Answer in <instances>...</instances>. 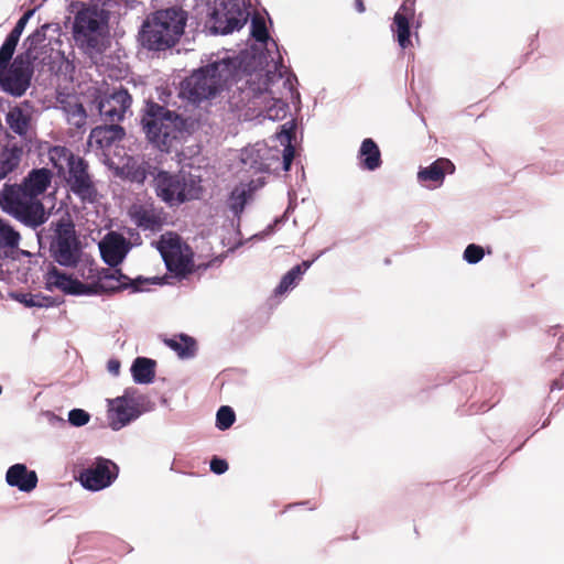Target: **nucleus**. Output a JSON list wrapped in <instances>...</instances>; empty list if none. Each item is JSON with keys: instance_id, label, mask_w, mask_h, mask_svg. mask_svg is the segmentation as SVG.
Masks as SVG:
<instances>
[{"instance_id": "5", "label": "nucleus", "mask_w": 564, "mask_h": 564, "mask_svg": "<svg viewBox=\"0 0 564 564\" xmlns=\"http://www.w3.org/2000/svg\"><path fill=\"white\" fill-rule=\"evenodd\" d=\"M185 14L182 10L174 8L155 12L147 20L140 32L142 46L163 51L173 46L184 32Z\"/></svg>"}, {"instance_id": "28", "label": "nucleus", "mask_w": 564, "mask_h": 564, "mask_svg": "<svg viewBox=\"0 0 564 564\" xmlns=\"http://www.w3.org/2000/svg\"><path fill=\"white\" fill-rule=\"evenodd\" d=\"M360 164L368 171H375L381 165V154L372 139H365L359 149Z\"/></svg>"}, {"instance_id": "18", "label": "nucleus", "mask_w": 564, "mask_h": 564, "mask_svg": "<svg viewBox=\"0 0 564 564\" xmlns=\"http://www.w3.org/2000/svg\"><path fill=\"white\" fill-rule=\"evenodd\" d=\"M141 283L143 281L139 278L131 281L127 275L122 274L119 269L111 267L100 272L98 280L89 284L93 286V294L99 293H113L132 286L134 291H142Z\"/></svg>"}, {"instance_id": "3", "label": "nucleus", "mask_w": 564, "mask_h": 564, "mask_svg": "<svg viewBox=\"0 0 564 564\" xmlns=\"http://www.w3.org/2000/svg\"><path fill=\"white\" fill-rule=\"evenodd\" d=\"M294 124L286 122L272 139V144L257 142L241 151L240 160L246 172L268 173L282 158L283 170L289 171L294 158L292 147Z\"/></svg>"}, {"instance_id": "47", "label": "nucleus", "mask_w": 564, "mask_h": 564, "mask_svg": "<svg viewBox=\"0 0 564 564\" xmlns=\"http://www.w3.org/2000/svg\"><path fill=\"white\" fill-rule=\"evenodd\" d=\"M55 421H61V422H63V420H62V419H59V417H57L56 415H54V414H50V422H51V423H53V422H55Z\"/></svg>"}, {"instance_id": "16", "label": "nucleus", "mask_w": 564, "mask_h": 564, "mask_svg": "<svg viewBox=\"0 0 564 564\" xmlns=\"http://www.w3.org/2000/svg\"><path fill=\"white\" fill-rule=\"evenodd\" d=\"M65 180L70 191L83 202L93 203L97 191L87 171V164L82 158H77L66 170Z\"/></svg>"}, {"instance_id": "26", "label": "nucleus", "mask_w": 564, "mask_h": 564, "mask_svg": "<svg viewBox=\"0 0 564 564\" xmlns=\"http://www.w3.org/2000/svg\"><path fill=\"white\" fill-rule=\"evenodd\" d=\"M6 481L10 487L30 492L37 485V475L34 470H29L24 464H14L7 470Z\"/></svg>"}, {"instance_id": "39", "label": "nucleus", "mask_w": 564, "mask_h": 564, "mask_svg": "<svg viewBox=\"0 0 564 564\" xmlns=\"http://www.w3.org/2000/svg\"><path fill=\"white\" fill-rule=\"evenodd\" d=\"M485 252L482 247L470 243L466 247L463 253V259L469 264H476L484 258Z\"/></svg>"}, {"instance_id": "38", "label": "nucleus", "mask_w": 564, "mask_h": 564, "mask_svg": "<svg viewBox=\"0 0 564 564\" xmlns=\"http://www.w3.org/2000/svg\"><path fill=\"white\" fill-rule=\"evenodd\" d=\"M236 415L230 406H221L216 414V426L225 431L229 429L235 422Z\"/></svg>"}, {"instance_id": "17", "label": "nucleus", "mask_w": 564, "mask_h": 564, "mask_svg": "<svg viewBox=\"0 0 564 564\" xmlns=\"http://www.w3.org/2000/svg\"><path fill=\"white\" fill-rule=\"evenodd\" d=\"M132 99L126 89H113L98 100V111L105 122L117 123L123 120Z\"/></svg>"}, {"instance_id": "9", "label": "nucleus", "mask_w": 564, "mask_h": 564, "mask_svg": "<svg viewBox=\"0 0 564 564\" xmlns=\"http://www.w3.org/2000/svg\"><path fill=\"white\" fill-rule=\"evenodd\" d=\"M107 23L106 12L96 6L79 10L73 24L75 42L88 54L100 53L105 48Z\"/></svg>"}, {"instance_id": "42", "label": "nucleus", "mask_w": 564, "mask_h": 564, "mask_svg": "<svg viewBox=\"0 0 564 564\" xmlns=\"http://www.w3.org/2000/svg\"><path fill=\"white\" fill-rule=\"evenodd\" d=\"M228 469V464L226 460L220 458H214L210 462V470L217 475L224 474Z\"/></svg>"}, {"instance_id": "24", "label": "nucleus", "mask_w": 564, "mask_h": 564, "mask_svg": "<svg viewBox=\"0 0 564 564\" xmlns=\"http://www.w3.org/2000/svg\"><path fill=\"white\" fill-rule=\"evenodd\" d=\"M34 14V10L26 11L17 22L13 30L9 33L3 44L0 47V70L9 66V63L14 54L15 47L19 43L20 36L23 33L25 25L28 24L31 17Z\"/></svg>"}, {"instance_id": "33", "label": "nucleus", "mask_w": 564, "mask_h": 564, "mask_svg": "<svg viewBox=\"0 0 564 564\" xmlns=\"http://www.w3.org/2000/svg\"><path fill=\"white\" fill-rule=\"evenodd\" d=\"M70 150L65 147H53L48 151L50 162L53 164L55 169H57L58 173L65 174L68 166L77 159Z\"/></svg>"}, {"instance_id": "27", "label": "nucleus", "mask_w": 564, "mask_h": 564, "mask_svg": "<svg viewBox=\"0 0 564 564\" xmlns=\"http://www.w3.org/2000/svg\"><path fill=\"white\" fill-rule=\"evenodd\" d=\"M52 181V173L47 169L32 170L21 184L28 192L40 198L45 193Z\"/></svg>"}, {"instance_id": "44", "label": "nucleus", "mask_w": 564, "mask_h": 564, "mask_svg": "<svg viewBox=\"0 0 564 564\" xmlns=\"http://www.w3.org/2000/svg\"><path fill=\"white\" fill-rule=\"evenodd\" d=\"M355 8L359 13H362L366 10L362 0H355Z\"/></svg>"}, {"instance_id": "6", "label": "nucleus", "mask_w": 564, "mask_h": 564, "mask_svg": "<svg viewBox=\"0 0 564 564\" xmlns=\"http://www.w3.org/2000/svg\"><path fill=\"white\" fill-rule=\"evenodd\" d=\"M44 40L45 33L42 30L34 31L24 42L25 53L18 55L9 67L0 70V86L6 93L14 97L26 93L33 76V61L36 59L34 50Z\"/></svg>"}, {"instance_id": "12", "label": "nucleus", "mask_w": 564, "mask_h": 564, "mask_svg": "<svg viewBox=\"0 0 564 564\" xmlns=\"http://www.w3.org/2000/svg\"><path fill=\"white\" fill-rule=\"evenodd\" d=\"M160 252L169 271L185 275L192 271V251L183 245L178 237H163L160 242Z\"/></svg>"}, {"instance_id": "32", "label": "nucleus", "mask_w": 564, "mask_h": 564, "mask_svg": "<svg viewBox=\"0 0 564 564\" xmlns=\"http://www.w3.org/2000/svg\"><path fill=\"white\" fill-rule=\"evenodd\" d=\"M30 113L21 107H13L9 110L6 117V121L10 129L19 134L25 135L30 126Z\"/></svg>"}, {"instance_id": "35", "label": "nucleus", "mask_w": 564, "mask_h": 564, "mask_svg": "<svg viewBox=\"0 0 564 564\" xmlns=\"http://www.w3.org/2000/svg\"><path fill=\"white\" fill-rule=\"evenodd\" d=\"M19 242L20 234L9 223L0 218V248L14 249Z\"/></svg>"}, {"instance_id": "29", "label": "nucleus", "mask_w": 564, "mask_h": 564, "mask_svg": "<svg viewBox=\"0 0 564 564\" xmlns=\"http://www.w3.org/2000/svg\"><path fill=\"white\" fill-rule=\"evenodd\" d=\"M23 149L17 144L6 147L0 153V180L13 172L20 164Z\"/></svg>"}, {"instance_id": "23", "label": "nucleus", "mask_w": 564, "mask_h": 564, "mask_svg": "<svg viewBox=\"0 0 564 564\" xmlns=\"http://www.w3.org/2000/svg\"><path fill=\"white\" fill-rule=\"evenodd\" d=\"M263 185V176H259L256 180H251L247 183L240 182L230 192V195L227 200L228 208L232 212L235 216L240 217L245 209V206L252 200L254 192L261 188Z\"/></svg>"}, {"instance_id": "34", "label": "nucleus", "mask_w": 564, "mask_h": 564, "mask_svg": "<svg viewBox=\"0 0 564 564\" xmlns=\"http://www.w3.org/2000/svg\"><path fill=\"white\" fill-rule=\"evenodd\" d=\"M12 296L26 307H48L53 304L52 297L40 293H14Z\"/></svg>"}, {"instance_id": "31", "label": "nucleus", "mask_w": 564, "mask_h": 564, "mask_svg": "<svg viewBox=\"0 0 564 564\" xmlns=\"http://www.w3.org/2000/svg\"><path fill=\"white\" fill-rule=\"evenodd\" d=\"M155 362L152 359L138 357L131 367L133 380L137 383H150L154 379Z\"/></svg>"}, {"instance_id": "43", "label": "nucleus", "mask_w": 564, "mask_h": 564, "mask_svg": "<svg viewBox=\"0 0 564 564\" xmlns=\"http://www.w3.org/2000/svg\"><path fill=\"white\" fill-rule=\"evenodd\" d=\"M107 369L112 376H118L120 371V362L117 359H110L107 362Z\"/></svg>"}, {"instance_id": "22", "label": "nucleus", "mask_w": 564, "mask_h": 564, "mask_svg": "<svg viewBox=\"0 0 564 564\" xmlns=\"http://www.w3.org/2000/svg\"><path fill=\"white\" fill-rule=\"evenodd\" d=\"M414 0H404L393 17L391 30L395 34L400 47L403 50L411 45L410 23L414 20Z\"/></svg>"}, {"instance_id": "8", "label": "nucleus", "mask_w": 564, "mask_h": 564, "mask_svg": "<svg viewBox=\"0 0 564 564\" xmlns=\"http://www.w3.org/2000/svg\"><path fill=\"white\" fill-rule=\"evenodd\" d=\"M0 207L31 227H37L47 219L41 198H35L21 184L4 185L0 192Z\"/></svg>"}, {"instance_id": "14", "label": "nucleus", "mask_w": 564, "mask_h": 564, "mask_svg": "<svg viewBox=\"0 0 564 564\" xmlns=\"http://www.w3.org/2000/svg\"><path fill=\"white\" fill-rule=\"evenodd\" d=\"M139 401L126 392L121 397L107 400V420L113 431H119L141 415Z\"/></svg>"}, {"instance_id": "10", "label": "nucleus", "mask_w": 564, "mask_h": 564, "mask_svg": "<svg viewBox=\"0 0 564 564\" xmlns=\"http://www.w3.org/2000/svg\"><path fill=\"white\" fill-rule=\"evenodd\" d=\"M210 30L216 34H229L240 30L249 19L245 0H206Z\"/></svg>"}, {"instance_id": "20", "label": "nucleus", "mask_w": 564, "mask_h": 564, "mask_svg": "<svg viewBox=\"0 0 564 564\" xmlns=\"http://www.w3.org/2000/svg\"><path fill=\"white\" fill-rule=\"evenodd\" d=\"M455 172L454 163L446 159L440 158L425 167L417 171V182L427 189H435L443 185L445 176Z\"/></svg>"}, {"instance_id": "11", "label": "nucleus", "mask_w": 564, "mask_h": 564, "mask_svg": "<svg viewBox=\"0 0 564 564\" xmlns=\"http://www.w3.org/2000/svg\"><path fill=\"white\" fill-rule=\"evenodd\" d=\"M51 252L55 261L63 267H74L78 262L79 245L69 218H62L56 224Z\"/></svg>"}, {"instance_id": "13", "label": "nucleus", "mask_w": 564, "mask_h": 564, "mask_svg": "<svg viewBox=\"0 0 564 564\" xmlns=\"http://www.w3.org/2000/svg\"><path fill=\"white\" fill-rule=\"evenodd\" d=\"M119 468L110 459L97 457L79 474L82 486L91 491L109 487L118 477Z\"/></svg>"}, {"instance_id": "7", "label": "nucleus", "mask_w": 564, "mask_h": 564, "mask_svg": "<svg viewBox=\"0 0 564 564\" xmlns=\"http://www.w3.org/2000/svg\"><path fill=\"white\" fill-rule=\"evenodd\" d=\"M200 183V176L185 171H159L153 178L156 196L171 207L199 198L203 192Z\"/></svg>"}, {"instance_id": "1", "label": "nucleus", "mask_w": 564, "mask_h": 564, "mask_svg": "<svg viewBox=\"0 0 564 564\" xmlns=\"http://www.w3.org/2000/svg\"><path fill=\"white\" fill-rule=\"evenodd\" d=\"M242 76L237 79V107H246L256 116L280 120L286 116L289 106L282 95L274 90L282 80L280 65L274 58L269 62L264 54H246Z\"/></svg>"}, {"instance_id": "45", "label": "nucleus", "mask_w": 564, "mask_h": 564, "mask_svg": "<svg viewBox=\"0 0 564 564\" xmlns=\"http://www.w3.org/2000/svg\"><path fill=\"white\" fill-rule=\"evenodd\" d=\"M283 87L289 89L290 93H292V79L291 77H288L286 79L283 80Z\"/></svg>"}, {"instance_id": "4", "label": "nucleus", "mask_w": 564, "mask_h": 564, "mask_svg": "<svg viewBox=\"0 0 564 564\" xmlns=\"http://www.w3.org/2000/svg\"><path fill=\"white\" fill-rule=\"evenodd\" d=\"M141 122L149 141L161 151H170L187 133L183 117L154 102L147 105Z\"/></svg>"}, {"instance_id": "2", "label": "nucleus", "mask_w": 564, "mask_h": 564, "mask_svg": "<svg viewBox=\"0 0 564 564\" xmlns=\"http://www.w3.org/2000/svg\"><path fill=\"white\" fill-rule=\"evenodd\" d=\"M253 52H243L231 55L228 52L218 55L204 67L193 72L181 84L180 95L193 104L216 97L224 89L237 91V79L242 76L245 55Z\"/></svg>"}, {"instance_id": "15", "label": "nucleus", "mask_w": 564, "mask_h": 564, "mask_svg": "<svg viewBox=\"0 0 564 564\" xmlns=\"http://www.w3.org/2000/svg\"><path fill=\"white\" fill-rule=\"evenodd\" d=\"M130 220L142 231L158 232L166 220L163 208L152 202H137L128 210Z\"/></svg>"}, {"instance_id": "36", "label": "nucleus", "mask_w": 564, "mask_h": 564, "mask_svg": "<svg viewBox=\"0 0 564 564\" xmlns=\"http://www.w3.org/2000/svg\"><path fill=\"white\" fill-rule=\"evenodd\" d=\"M302 275V265H295L283 275L279 285L275 289V293L281 295L292 290L297 284Z\"/></svg>"}, {"instance_id": "30", "label": "nucleus", "mask_w": 564, "mask_h": 564, "mask_svg": "<svg viewBox=\"0 0 564 564\" xmlns=\"http://www.w3.org/2000/svg\"><path fill=\"white\" fill-rule=\"evenodd\" d=\"M164 343L182 359L192 358L195 356L196 341L194 338L187 335L181 334L178 336L165 339Z\"/></svg>"}, {"instance_id": "41", "label": "nucleus", "mask_w": 564, "mask_h": 564, "mask_svg": "<svg viewBox=\"0 0 564 564\" xmlns=\"http://www.w3.org/2000/svg\"><path fill=\"white\" fill-rule=\"evenodd\" d=\"M86 112L82 105H75L68 115V120L76 127H82L85 123Z\"/></svg>"}, {"instance_id": "25", "label": "nucleus", "mask_w": 564, "mask_h": 564, "mask_svg": "<svg viewBox=\"0 0 564 564\" xmlns=\"http://www.w3.org/2000/svg\"><path fill=\"white\" fill-rule=\"evenodd\" d=\"M124 134L123 129L117 123L96 127L88 138V147L93 150H105Z\"/></svg>"}, {"instance_id": "19", "label": "nucleus", "mask_w": 564, "mask_h": 564, "mask_svg": "<svg viewBox=\"0 0 564 564\" xmlns=\"http://www.w3.org/2000/svg\"><path fill=\"white\" fill-rule=\"evenodd\" d=\"M45 285L48 291L55 289L72 295H93V286L73 279L70 275L52 267L45 274Z\"/></svg>"}, {"instance_id": "46", "label": "nucleus", "mask_w": 564, "mask_h": 564, "mask_svg": "<svg viewBox=\"0 0 564 564\" xmlns=\"http://www.w3.org/2000/svg\"><path fill=\"white\" fill-rule=\"evenodd\" d=\"M312 262H313V261H303V262H302V264H301V265H302V271H303V273H304V272H305V271L311 267Z\"/></svg>"}, {"instance_id": "40", "label": "nucleus", "mask_w": 564, "mask_h": 564, "mask_svg": "<svg viewBox=\"0 0 564 564\" xmlns=\"http://www.w3.org/2000/svg\"><path fill=\"white\" fill-rule=\"evenodd\" d=\"M89 420V413L82 409H73L68 413V422L77 427L86 425Z\"/></svg>"}, {"instance_id": "37", "label": "nucleus", "mask_w": 564, "mask_h": 564, "mask_svg": "<svg viewBox=\"0 0 564 564\" xmlns=\"http://www.w3.org/2000/svg\"><path fill=\"white\" fill-rule=\"evenodd\" d=\"M251 35L252 37L261 44H267L269 40L268 30L265 26V21L263 17L256 15L251 20Z\"/></svg>"}, {"instance_id": "21", "label": "nucleus", "mask_w": 564, "mask_h": 564, "mask_svg": "<svg viewBox=\"0 0 564 564\" xmlns=\"http://www.w3.org/2000/svg\"><path fill=\"white\" fill-rule=\"evenodd\" d=\"M99 250L107 264L117 267L126 258L130 245L122 235L111 231L99 242Z\"/></svg>"}]
</instances>
